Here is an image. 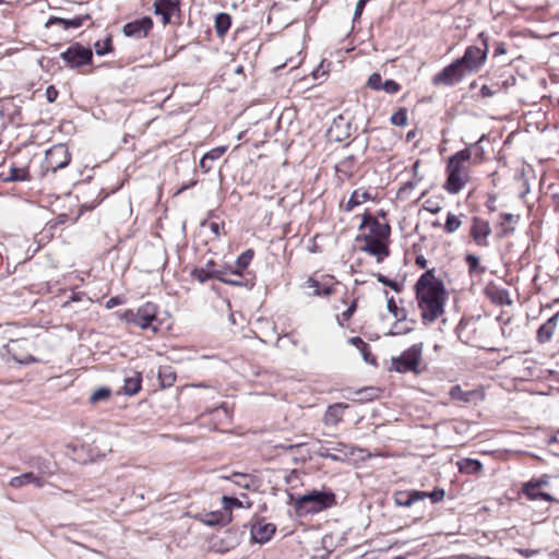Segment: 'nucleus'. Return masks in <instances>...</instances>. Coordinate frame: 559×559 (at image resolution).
I'll return each mask as SVG.
<instances>
[{"label": "nucleus", "instance_id": "nucleus-23", "mask_svg": "<svg viewBox=\"0 0 559 559\" xmlns=\"http://www.w3.org/2000/svg\"><path fill=\"white\" fill-rule=\"evenodd\" d=\"M9 484L13 488H21L28 484H34L36 487L41 488L45 481L41 477L36 476L34 473L27 472L20 476L12 477Z\"/></svg>", "mask_w": 559, "mask_h": 559}, {"label": "nucleus", "instance_id": "nucleus-47", "mask_svg": "<svg viewBox=\"0 0 559 559\" xmlns=\"http://www.w3.org/2000/svg\"><path fill=\"white\" fill-rule=\"evenodd\" d=\"M401 90V85L394 80H385L381 86V91L388 94H396Z\"/></svg>", "mask_w": 559, "mask_h": 559}, {"label": "nucleus", "instance_id": "nucleus-22", "mask_svg": "<svg viewBox=\"0 0 559 559\" xmlns=\"http://www.w3.org/2000/svg\"><path fill=\"white\" fill-rule=\"evenodd\" d=\"M85 19H90L88 15L86 16H75L73 19H62L58 16H50L48 21L46 22V27H50L52 25H60L63 29H70V28H79L83 25V22Z\"/></svg>", "mask_w": 559, "mask_h": 559}, {"label": "nucleus", "instance_id": "nucleus-44", "mask_svg": "<svg viewBox=\"0 0 559 559\" xmlns=\"http://www.w3.org/2000/svg\"><path fill=\"white\" fill-rule=\"evenodd\" d=\"M222 501H223V506H224L225 512H230V510L233 508H241L242 507L241 501L239 499L235 498V497L224 496L222 498Z\"/></svg>", "mask_w": 559, "mask_h": 559}, {"label": "nucleus", "instance_id": "nucleus-24", "mask_svg": "<svg viewBox=\"0 0 559 559\" xmlns=\"http://www.w3.org/2000/svg\"><path fill=\"white\" fill-rule=\"evenodd\" d=\"M225 151V146H218L205 153L200 160V167L203 173H209L213 168L214 162L219 159Z\"/></svg>", "mask_w": 559, "mask_h": 559}, {"label": "nucleus", "instance_id": "nucleus-10", "mask_svg": "<svg viewBox=\"0 0 559 559\" xmlns=\"http://www.w3.org/2000/svg\"><path fill=\"white\" fill-rule=\"evenodd\" d=\"M152 28L153 20L150 16H143L124 24L122 33L126 37L140 40L145 38Z\"/></svg>", "mask_w": 559, "mask_h": 559}, {"label": "nucleus", "instance_id": "nucleus-48", "mask_svg": "<svg viewBox=\"0 0 559 559\" xmlns=\"http://www.w3.org/2000/svg\"><path fill=\"white\" fill-rule=\"evenodd\" d=\"M492 300L500 305H510L511 300L509 299V293L507 289L497 290L493 296H491Z\"/></svg>", "mask_w": 559, "mask_h": 559}, {"label": "nucleus", "instance_id": "nucleus-6", "mask_svg": "<svg viewBox=\"0 0 559 559\" xmlns=\"http://www.w3.org/2000/svg\"><path fill=\"white\" fill-rule=\"evenodd\" d=\"M60 58L64 61L67 67L78 69L92 63L93 51L91 48H85L80 43H74L69 46L67 50L61 52Z\"/></svg>", "mask_w": 559, "mask_h": 559}, {"label": "nucleus", "instance_id": "nucleus-52", "mask_svg": "<svg viewBox=\"0 0 559 559\" xmlns=\"http://www.w3.org/2000/svg\"><path fill=\"white\" fill-rule=\"evenodd\" d=\"M549 479L550 477L546 474L542 475L538 478H532L530 488L537 487L538 489H540L542 487L547 486L549 484Z\"/></svg>", "mask_w": 559, "mask_h": 559}, {"label": "nucleus", "instance_id": "nucleus-3", "mask_svg": "<svg viewBox=\"0 0 559 559\" xmlns=\"http://www.w3.org/2000/svg\"><path fill=\"white\" fill-rule=\"evenodd\" d=\"M336 504V496L332 491L311 490L295 499V510L299 515L319 513Z\"/></svg>", "mask_w": 559, "mask_h": 559}, {"label": "nucleus", "instance_id": "nucleus-63", "mask_svg": "<svg viewBox=\"0 0 559 559\" xmlns=\"http://www.w3.org/2000/svg\"><path fill=\"white\" fill-rule=\"evenodd\" d=\"M420 179H418L417 181H413V180H409L407 182H405L401 188H400V193H404L406 192L407 190H413L417 182L419 181Z\"/></svg>", "mask_w": 559, "mask_h": 559}, {"label": "nucleus", "instance_id": "nucleus-1", "mask_svg": "<svg viewBox=\"0 0 559 559\" xmlns=\"http://www.w3.org/2000/svg\"><path fill=\"white\" fill-rule=\"evenodd\" d=\"M415 297L425 324L435 322L444 312L447 290L435 269L423 273L414 286Z\"/></svg>", "mask_w": 559, "mask_h": 559}, {"label": "nucleus", "instance_id": "nucleus-13", "mask_svg": "<svg viewBox=\"0 0 559 559\" xmlns=\"http://www.w3.org/2000/svg\"><path fill=\"white\" fill-rule=\"evenodd\" d=\"M491 234V227L489 223L477 216L473 217V224L471 227V237L477 246L487 247L488 237Z\"/></svg>", "mask_w": 559, "mask_h": 559}, {"label": "nucleus", "instance_id": "nucleus-12", "mask_svg": "<svg viewBox=\"0 0 559 559\" xmlns=\"http://www.w3.org/2000/svg\"><path fill=\"white\" fill-rule=\"evenodd\" d=\"M369 228V233L367 235H372L374 238L381 239L383 241L389 240L391 234V227L388 223H381L376 217H373L370 213H365L362 215L361 223L359 225V229Z\"/></svg>", "mask_w": 559, "mask_h": 559}, {"label": "nucleus", "instance_id": "nucleus-30", "mask_svg": "<svg viewBox=\"0 0 559 559\" xmlns=\"http://www.w3.org/2000/svg\"><path fill=\"white\" fill-rule=\"evenodd\" d=\"M371 198L368 191L354 190L345 204V211L352 212L356 206L365 203Z\"/></svg>", "mask_w": 559, "mask_h": 559}, {"label": "nucleus", "instance_id": "nucleus-60", "mask_svg": "<svg viewBox=\"0 0 559 559\" xmlns=\"http://www.w3.org/2000/svg\"><path fill=\"white\" fill-rule=\"evenodd\" d=\"M122 319L126 320L128 323L133 324L136 326V317L135 311L133 310H126L122 314Z\"/></svg>", "mask_w": 559, "mask_h": 559}, {"label": "nucleus", "instance_id": "nucleus-16", "mask_svg": "<svg viewBox=\"0 0 559 559\" xmlns=\"http://www.w3.org/2000/svg\"><path fill=\"white\" fill-rule=\"evenodd\" d=\"M194 519L207 526L226 525L231 521V512L212 511L198 513Z\"/></svg>", "mask_w": 559, "mask_h": 559}, {"label": "nucleus", "instance_id": "nucleus-33", "mask_svg": "<svg viewBox=\"0 0 559 559\" xmlns=\"http://www.w3.org/2000/svg\"><path fill=\"white\" fill-rule=\"evenodd\" d=\"M177 379L176 372L173 370L171 367L165 366L160 367L158 370V380L160 382V385L163 388H170L174 385L175 381Z\"/></svg>", "mask_w": 559, "mask_h": 559}, {"label": "nucleus", "instance_id": "nucleus-17", "mask_svg": "<svg viewBox=\"0 0 559 559\" xmlns=\"http://www.w3.org/2000/svg\"><path fill=\"white\" fill-rule=\"evenodd\" d=\"M426 499L424 491L419 490H399L393 493V501L399 507L408 508L418 501Z\"/></svg>", "mask_w": 559, "mask_h": 559}, {"label": "nucleus", "instance_id": "nucleus-2", "mask_svg": "<svg viewBox=\"0 0 559 559\" xmlns=\"http://www.w3.org/2000/svg\"><path fill=\"white\" fill-rule=\"evenodd\" d=\"M469 160L467 151H459L449 157L445 171L447 180L443 189L450 194H457L469 180V170L465 165Z\"/></svg>", "mask_w": 559, "mask_h": 559}, {"label": "nucleus", "instance_id": "nucleus-35", "mask_svg": "<svg viewBox=\"0 0 559 559\" xmlns=\"http://www.w3.org/2000/svg\"><path fill=\"white\" fill-rule=\"evenodd\" d=\"M231 25V19L227 13H218L215 17V31L218 36H224Z\"/></svg>", "mask_w": 559, "mask_h": 559}, {"label": "nucleus", "instance_id": "nucleus-59", "mask_svg": "<svg viewBox=\"0 0 559 559\" xmlns=\"http://www.w3.org/2000/svg\"><path fill=\"white\" fill-rule=\"evenodd\" d=\"M58 97V91L53 85H49L46 88V98L49 103H53Z\"/></svg>", "mask_w": 559, "mask_h": 559}, {"label": "nucleus", "instance_id": "nucleus-25", "mask_svg": "<svg viewBox=\"0 0 559 559\" xmlns=\"http://www.w3.org/2000/svg\"><path fill=\"white\" fill-rule=\"evenodd\" d=\"M486 139V135L483 134L476 142L468 144L465 148L462 151H467L469 153V160L472 159V163L474 165H478L484 162L485 159V150L481 146V142Z\"/></svg>", "mask_w": 559, "mask_h": 559}, {"label": "nucleus", "instance_id": "nucleus-58", "mask_svg": "<svg viewBox=\"0 0 559 559\" xmlns=\"http://www.w3.org/2000/svg\"><path fill=\"white\" fill-rule=\"evenodd\" d=\"M123 301H124L123 297H121V296H114V297L109 298L106 301V308L107 309H112V308L123 304Z\"/></svg>", "mask_w": 559, "mask_h": 559}, {"label": "nucleus", "instance_id": "nucleus-50", "mask_svg": "<svg viewBox=\"0 0 559 559\" xmlns=\"http://www.w3.org/2000/svg\"><path fill=\"white\" fill-rule=\"evenodd\" d=\"M424 493L426 495V498L431 499V501L435 503L442 501L445 496L444 489H441V488H437V489L432 490L431 492L424 491Z\"/></svg>", "mask_w": 559, "mask_h": 559}, {"label": "nucleus", "instance_id": "nucleus-8", "mask_svg": "<svg viewBox=\"0 0 559 559\" xmlns=\"http://www.w3.org/2000/svg\"><path fill=\"white\" fill-rule=\"evenodd\" d=\"M467 75L461 63L455 59L452 63L444 67L439 73L433 75L431 82L433 85L453 86L461 82Z\"/></svg>", "mask_w": 559, "mask_h": 559}, {"label": "nucleus", "instance_id": "nucleus-31", "mask_svg": "<svg viewBox=\"0 0 559 559\" xmlns=\"http://www.w3.org/2000/svg\"><path fill=\"white\" fill-rule=\"evenodd\" d=\"M457 466L461 473L468 475L477 474L483 469L480 461L469 457L461 460Z\"/></svg>", "mask_w": 559, "mask_h": 559}, {"label": "nucleus", "instance_id": "nucleus-36", "mask_svg": "<svg viewBox=\"0 0 559 559\" xmlns=\"http://www.w3.org/2000/svg\"><path fill=\"white\" fill-rule=\"evenodd\" d=\"M31 179L28 169L11 167L9 175L3 177V181H27Z\"/></svg>", "mask_w": 559, "mask_h": 559}, {"label": "nucleus", "instance_id": "nucleus-4", "mask_svg": "<svg viewBox=\"0 0 559 559\" xmlns=\"http://www.w3.org/2000/svg\"><path fill=\"white\" fill-rule=\"evenodd\" d=\"M478 39L481 41L480 46H468L463 56L457 58L463 69L467 74L477 73L485 64L488 55V37L485 33L478 35Z\"/></svg>", "mask_w": 559, "mask_h": 559}, {"label": "nucleus", "instance_id": "nucleus-7", "mask_svg": "<svg viewBox=\"0 0 559 559\" xmlns=\"http://www.w3.org/2000/svg\"><path fill=\"white\" fill-rule=\"evenodd\" d=\"M71 154L64 144H57L46 151L43 168L56 173L69 165Z\"/></svg>", "mask_w": 559, "mask_h": 559}, {"label": "nucleus", "instance_id": "nucleus-40", "mask_svg": "<svg viewBox=\"0 0 559 559\" xmlns=\"http://www.w3.org/2000/svg\"><path fill=\"white\" fill-rule=\"evenodd\" d=\"M111 395V390L109 388H98L96 389L90 396V402L92 404H96L98 402L107 401L109 400Z\"/></svg>", "mask_w": 559, "mask_h": 559}, {"label": "nucleus", "instance_id": "nucleus-45", "mask_svg": "<svg viewBox=\"0 0 559 559\" xmlns=\"http://www.w3.org/2000/svg\"><path fill=\"white\" fill-rule=\"evenodd\" d=\"M230 479H233V481L236 485H238L242 488H249L250 476L248 474L234 473L231 475Z\"/></svg>", "mask_w": 559, "mask_h": 559}, {"label": "nucleus", "instance_id": "nucleus-51", "mask_svg": "<svg viewBox=\"0 0 559 559\" xmlns=\"http://www.w3.org/2000/svg\"><path fill=\"white\" fill-rule=\"evenodd\" d=\"M499 86L496 84V85H483L479 90V94L483 96V97H491L493 95H496L498 92H499Z\"/></svg>", "mask_w": 559, "mask_h": 559}, {"label": "nucleus", "instance_id": "nucleus-46", "mask_svg": "<svg viewBox=\"0 0 559 559\" xmlns=\"http://www.w3.org/2000/svg\"><path fill=\"white\" fill-rule=\"evenodd\" d=\"M382 84V78L378 72L372 73L367 81V85L373 91H381Z\"/></svg>", "mask_w": 559, "mask_h": 559}, {"label": "nucleus", "instance_id": "nucleus-62", "mask_svg": "<svg viewBox=\"0 0 559 559\" xmlns=\"http://www.w3.org/2000/svg\"><path fill=\"white\" fill-rule=\"evenodd\" d=\"M37 468L41 474H51L52 473L50 469V463L46 462L45 460L39 461Z\"/></svg>", "mask_w": 559, "mask_h": 559}, {"label": "nucleus", "instance_id": "nucleus-21", "mask_svg": "<svg viewBox=\"0 0 559 559\" xmlns=\"http://www.w3.org/2000/svg\"><path fill=\"white\" fill-rule=\"evenodd\" d=\"M558 318L559 312L555 313L551 318H549L544 324H542L538 328L536 337L539 343H546L551 340L557 328Z\"/></svg>", "mask_w": 559, "mask_h": 559}, {"label": "nucleus", "instance_id": "nucleus-28", "mask_svg": "<svg viewBox=\"0 0 559 559\" xmlns=\"http://www.w3.org/2000/svg\"><path fill=\"white\" fill-rule=\"evenodd\" d=\"M531 480L526 481L522 486V493L531 501L544 500L548 502L555 501L554 497L547 492L540 491L537 487L530 488Z\"/></svg>", "mask_w": 559, "mask_h": 559}, {"label": "nucleus", "instance_id": "nucleus-41", "mask_svg": "<svg viewBox=\"0 0 559 559\" xmlns=\"http://www.w3.org/2000/svg\"><path fill=\"white\" fill-rule=\"evenodd\" d=\"M461 224L462 222L456 215L449 213L443 228L445 233L452 234L461 227Z\"/></svg>", "mask_w": 559, "mask_h": 559}, {"label": "nucleus", "instance_id": "nucleus-37", "mask_svg": "<svg viewBox=\"0 0 559 559\" xmlns=\"http://www.w3.org/2000/svg\"><path fill=\"white\" fill-rule=\"evenodd\" d=\"M388 311L396 319L397 322L406 320L407 312L404 308H399L393 297H390L386 301Z\"/></svg>", "mask_w": 559, "mask_h": 559}, {"label": "nucleus", "instance_id": "nucleus-49", "mask_svg": "<svg viewBox=\"0 0 559 559\" xmlns=\"http://www.w3.org/2000/svg\"><path fill=\"white\" fill-rule=\"evenodd\" d=\"M413 330V326H403L400 324V322L396 321V323L390 330L389 335H404L411 333Z\"/></svg>", "mask_w": 559, "mask_h": 559}, {"label": "nucleus", "instance_id": "nucleus-20", "mask_svg": "<svg viewBox=\"0 0 559 559\" xmlns=\"http://www.w3.org/2000/svg\"><path fill=\"white\" fill-rule=\"evenodd\" d=\"M348 407L345 403H335L328 406L323 423L325 426H336L343 418L344 411Z\"/></svg>", "mask_w": 559, "mask_h": 559}, {"label": "nucleus", "instance_id": "nucleus-34", "mask_svg": "<svg viewBox=\"0 0 559 559\" xmlns=\"http://www.w3.org/2000/svg\"><path fill=\"white\" fill-rule=\"evenodd\" d=\"M449 395L452 400L459 401L462 403H469L475 395L474 391H464L462 390L461 385H453L450 391Z\"/></svg>", "mask_w": 559, "mask_h": 559}, {"label": "nucleus", "instance_id": "nucleus-57", "mask_svg": "<svg viewBox=\"0 0 559 559\" xmlns=\"http://www.w3.org/2000/svg\"><path fill=\"white\" fill-rule=\"evenodd\" d=\"M376 391L377 390L374 388H365L362 390L357 391V394L358 395L366 394L360 400H372L376 397V394H374Z\"/></svg>", "mask_w": 559, "mask_h": 559}, {"label": "nucleus", "instance_id": "nucleus-11", "mask_svg": "<svg viewBox=\"0 0 559 559\" xmlns=\"http://www.w3.org/2000/svg\"><path fill=\"white\" fill-rule=\"evenodd\" d=\"M157 306L153 302H145L135 311L136 317V326L142 330L151 329L153 332H157L158 325H155L154 322H157Z\"/></svg>", "mask_w": 559, "mask_h": 559}, {"label": "nucleus", "instance_id": "nucleus-14", "mask_svg": "<svg viewBox=\"0 0 559 559\" xmlns=\"http://www.w3.org/2000/svg\"><path fill=\"white\" fill-rule=\"evenodd\" d=\"M222 274H225V272L216 267V262L214 260H209L203 266L194 267L190 272V275L201 284H204L212 278L219 281Z\"/></svg>", "mask_w": 559, "mask_h": 559}, {"label": "nucleus", "instance_id": "nucleus-5", "mask_svg": "<svg viewBox=\"0 0 559 559\" xmlns=\"http://www.w3.org/2000/svg\"><path fill=\"white\" fill-rule=\"evenodd\" d=\"M423 348L424 344L417 343L404 350L400 356L392 357V369L399 373L417 372V367L423 357Z\"/></svg>", "mask_w": 559, "mask_h": 559}, {"label": "nucleus", "instance_id": "nucleus-61", "mask_svg": "<svg viewBox=\"0 0 559 559\" xmlns=\"http://www.w3.org/2000/svg\"><path fill=\"white\" fill-rule=\"evenodd\" d=\"M367 2L368 0H358L354 12V21L360 17Z\"/></svg>", "mask_w": 559, "mask_h": 559}, {"label": "nucleus", "instance_id": "nucleus-27", "mask_svg": "<svg viewBox=\"0 0 559 559\" xmlns=\"http://www.w3.org/2000/svg\"><path fill=\"white\" fill-rule=\"evenodd\" d=\"M349 344L354 345L361 354L362 359L370 364V365H377V359L374 356H372L370 352V346L365 341H362L359 336H354L348 340Z\"/></svg>", "mask_w": 559, "mask_h": 559}, {"label": "nucleus", "instance_id": "nucleus-29", "mask_svg": "<svg viewBox=\"0 0 559 559\" xmlns=\"http://www.w3.org/2000/svg\"><path fill=\"white\" fill-rule=\"evenodd\" d=\"M142 388V376L140 372H133L132 376L124 378L123 393L133 396L140 392Z\"/></svg>", "mask_w": 559, "mask_h": 559}, {"label": "nucleus", "instance_id": "nucleus-15", "mask_svg": "<svg viewBox=\"0 0 559 559\" xmlns=\"http://www.w3.org/2000/svg\"><path fill=\"white\" fill-rule=\"evenodd\" d=\"M276 526L273 523H265L263 521H258L251 526V538L254 543L265 544L267 543L273 535L275 534Z\"/></svg>", "mask_w": 559, "mask_h": 559}, {"label": "nucleus", "instance_id": "nucleus-55", "mask_svg": "<svg viewBox=\"0 0 559 559\" xmlns=\"http://www.w3.org/2000/svg\"><path fill=\"white\" fill-rule=\"evenodd\" d=\"M318 455L321 456V457H325V459H330L334 462H338L341 461V457L336 454H333L329 451L328 448H324V447H321L318 451Z\"/></svg>", "mask_w": 559, "mask_h": 559}, {"label": "nucleus", "instance_id": "nucleus-9", "mask_svg": "<svg viewBox=\"0 0 559 559\" xmlns=\"http://www.w3.org/2000/svg\"><path fill=\"white\" fill-rule=\"evenodd\" d=\"M356 241H364L365 245L361 247V251L377 257L378 262H381L390 254L388 242L374 238L372 235H359L357 236Z\"/></svg>", "mask_w": 559, "mask_h": 559}, {"label": "nucleus", "instance_id": "nucleus-42", "mask_svg": "<svg viewBox=\"0 0 559 559\" xmlns=\"http://www.w3.org/2000/svg\"><path fill=\"white\" fill-rule=\"evenodd\" d=\"M391 123L399 127H404L407 124V111L405 108H400L395 111L391 118Z\"/></svg>", "mask_w": 559, "mask_h": 559}, {"label": "nucleus", "instance_id": "nucleus-43", "mask_svg": "<svg viewBox=\"0 0 559 559\" xmlns=\"http://www.w3.org/2000/svg\"><path fill=\"white\" fill-rule=\"evenodd\" d=\"M376 277L379 283L383 284L384 286L390 287L391 289H393L396 293H400L403 288V286L400 283L386 277L385 275H383L381 273H378L376 275Z\"/></svg>", "mask_w": 559, "mask_h": 559}, {"label": "nucleus", "instance_id": "nucleus-18", "mask_svg": "<svg viewBox=\"0 0 559 559\" xmlns=\"http://www.w3.org/2000/svg\"><path fill=\"white\" fill-rule=\"evenodd\" d=\"M178 10H179L178 0H155V2H154V12L156 15L162 16L164 24L169 23L171 20V16Z\"/></svg>", "mask_w": 559, "mask_h": 559}, {"label": "nucleus", "instance_id": "nucleus-26", "mask_svg": "<svg viewBox=\"0 0 559 559\" xmlns=\"http://www.w3.org/2000/svg\"><path fill=\"white\" fill-rule=\"evenodd\" d=\"M305 285L309 288H313L312 296L329 297L334 294V287L332 284L321 283L313 277H309Z\"/></svg>", "mask_w": 559, "mask_h": 559}, {"label": "nucleus", "instance_id": "nucleus-54", "mask_svg": "<svg viewBox=\"0 0 559 559\" xmlns=\"http://www.w3.org/2000/svg\"><path fill=\"white\" fill-rule=\"evenodd\" d=\"M465 261H466V263L468 265V269H469L471 273L476 271V269H477V266L479 264V258L478 257H476L474 254H467L465 257Z\"/></svg>", "mask_w": 559, "mask_h": 559}, {"label": "nucleus", "instance_id": "nucleus-39", "mask_svg": "<svg viewBox=\"0 0 559 559\" xmlns=\"http://www.w3.org/2000/svg\"><path fill=\"white\" fill-rule=\"evenodd\" d=\"M356 162L355 156L350 155L346 158L342 159L336 166L335 169L337 173H342L345 176L349 177L352 175V168Z\"/></svg>", "mask_w": 559, "mask_h": 559}, {"label": "nucleus", "instance_id": "nucleus-53", "mask_svg": "<svg viewBox=\"0 0 559 559\" xmlns=\"http://www.w3.org/2000/svg\"><path fill=\"white\" fill-rule=\"evenodd\" d=\"M357 308V300H353V302L349 305V307L341 313V318L343 321H348Z\"/></svg>", "mask_w": 559, "mask_h": 559}, {"label": "nucleus", "instance_id": "nucleus-32", "mask_svg": "<svg viewBox=\"0 0 559 559\" xmlns=\"http://www.w3.org/2000/svg\"><path fill=\"white\" fill-rule=\"evenodd\" d=\"M254 255V252L252 249H247L243 251L235 261L236 270L231 271V275H238L241 276L242 271L247 269V266L250 264L252 258Z\"/></svg>", "mask_w": 559, "mask_h": 559}, {"label": "nucleus", "instance_id": "nucleus-38", "mask_svg": "<svg viewBox=\"0 0 559 559\" xmlns=\"http://www.w3.org/2000/svg\"><path fill=\"white\" fill-rule=\"evenodd\" d=\"M95 53L97 56H105L112 50V38L108 35L104 40H97L94 44Z\"/></svg>", "mask_w": 559, "mask_h": 559}, {"label": "nucleus", "instance_id": "nucleus-56", "mask_svg": "<svg viewBox=\"0 0 559 559\" xmlns=\"http://www.w3.org/2000/svg\"><path fill=\"white\" fill-rule=\"evenodd\" d=\"M235 276H236V278H231V277H226V276H224V274H222L219 281L225 284L231 285V286H242L243 283L240 278L241 276H238V275H235Z\"/></svg>", "mask_w": 559, "mask_h": 559}, {"label": "nucleus", "instance_id": "nucleus-64", "mask_svg": "<svg viewBox=\"0 0 559 559\" xmlns=\"http://www.w3.org/2000/svg\"><path fill=\"white\" fill-rule=\"evenodd\" d=\"M507 52L506 45L501 41L496 44L495 50H493V57L504 55Z\"/></svg>", "mask_w": 559, "mask_h": 559}, {"label": "nucleus", "instance_id": "nucleus-19", "mask_svg": "<svg viewBox=\"0 0 559 559\" xmlns=\"http://www.w3.org/2000/svg\"><path fill=\"white\" fill-rule=\"evenodd\" d=\"M350 128L352 123L343 116H338L333 120L329 133L335 141L341 142L350 135Z\"/></svg>", "mask_w": 559, "mask_h": 559}]
</instances>
